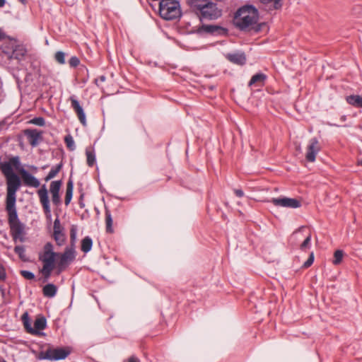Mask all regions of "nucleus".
I'll return each instance as SVG.
<instances>
[{
    "instance_id": "obj_1",
    "label": "nucleus",
    "mask_w": 362,
    "mask_h": 362,
    "mask_svg": "<svg viewBox=\"0 0 362 362\" xmlns=\"http://www.w3.org/2000/svg\"><path fill=\"white\" fill-rule=\"evenodd\" d=\"M20 158L13 156L8 161L4 162L1 166V171L6 178L7 193L6 199L16 198V192L21 187V180L19 177L14 173L13 168L20 170Z\"/></svg>"
},
{
    "instance_id": "obj_2",
    "label": "nucleus",
    "mask_w": 362,
    "mask_h": 362,
    "mask_svg": "<svg viewBox=\"0 0 362 362\" xmlns=\"http://www.w3.org/2000/svg\"><path fill=\"white\" fill-rule=\"evenodd\" d=\"M16 198L6 199V210L8 214V223L10 233L14 242L19 240L21 243L25 240V225L22 223L18 216L16 207Z\"/></svg>"
},
{
    "instance_id": "obj_3",
    "label": "nucleus",
    "mask_w": 362,
    "mask_h": 362,
    "mask_svg": "<svg viewBox=\"0 0 362 362\" xmlns=\"http://www.w3.org/2000/svg\"><path fill=\"white\" fill-rule=\"evenodd\" d=\"M259 13L257 9L252 5L240 8L234 18L235 25L241 30H250L257 23Z\"/></svg>"
},
{
    "instance_id": "obj_4",
    "label": "nucleus",
    "mask_w": 362,
    "mask_h": 362,
    "mask_svg": "<svg viewBox=\"0 0 362 362\" xmlns=\"http://www.w3.org/2000/svg\"><path fill=\"white\" fill-rule=\"evenodd\" d=\"M57 253L53 251L51 243H47L43 247V251L39 254V260L43 263L40 272L45 279H48L54 268Z\"/></svg>"
},
{
    "instance_id": "obj_5",
    "label": "nucleus",
    "mask_w": 362,
    "mask_h": 362,
    "mask_svg": "<svg viewBox=\"0 0 362 362\" xmlns=\"http://www.w3.org/2000/svg\"><path fill=\"white\" fill-rule=\"evenodd\" d=\"M159 14L167 21L178 19L182 16L179 1L176 0H160L159 3Z\"/></svg>"
},
{
    "instance_id": "obj_6",
    "label": "nucleus",
    "mask_w": 362,
    "mask_h": 362,
    "mask_svg": "<svg viewBox=\"0 0 362 362\" xmlns=\"http://www.w3.org/2000/svg\"><path fill=\"white\" fill-rule=\"evenodd\" d=\"M71 351L68 347H57L49 346L46 351H40L38 358L40 360L59 361L65 359L69 354Z\"/></svg>"
},
{
    "instance_id": "obj_7",
    "label": "nucleus",
    "mask_w": 362,
    "mask_h": 362,
    "mask_svg": "<svg viewBox=\"0 0 362 362\" xmlns=\"http://www.w3.org/2000/svg\"><path fill=\"white\" fill-rule=\"evenodd\" d=\"M270 202L276 206L285 208L297 209L301 206V202L300 200L286 197L272 198Z\"/></svg>"
},
{
    "instance_id": "obj_8",
    "label": "nucleus",
    "mask_w": 362,
    "mask_h": 362,
    "mask_svg": "<svg viewBox=\"0 0 362 362\" xmlns=\"http://www.w3.org/2000/svg\"><path fill=\"white\" fill-rule=\"evenodd\" d=\"M200 15L202 18L214 20L221 16V10L217 7L216 4L210 0L209 4L200 11Z\"/></svg>"
},
{
    "instance_id": "obj_9",
    "label": "nucleus",
    "mask_w": 362,
    "mask_h": 362,
    "mask_svg": "<svg viewBox=\"0 0 362 362\" xmlns=\"http://www.w3.org/2000/svg\"><path fill=\"white\" fill-rule=\"evenodd\" d=\"M321 147L317 138L310 139L306 147L305 159L307 161L313 163Z\"/></svg>"
},
{
    "instance_id": "obj_10",
    "label": "nucleus",
    "mask_w": 362,
    "mask_h": 362,
    "mask_svg": "<svg viewBox=\"0 0 362 362\" xmlns=\"http://www.w3.org/2000/svg\"><path fill=\"white\" fill-rule=\"evenodd\" d=\"M40 202L42 204L43 211L47 218L51 217V209L48 197V191L45 185L37 191Z\"/></svg>"
},
{
    "instance_id": "obj_11",
    "label": "nucleus",
    "mask_w": 362,
    "mask_h": 362,
    "mask_svg": "<svg viewBox=\"0 0 362 362\" xmlns=\"http://www.w3.org/2000/svg\"><path fill=\"white\" fill-rule=\"evenodd\" d=\"M75 259V250L74 248L66 247L65 251L62 254L60 259L58 262L59 270H64L66 267L73 262Z\"/></svg>"
},
{
    "instance_id": "obj_12",
    "label": "nucleus",
    "mask_w": 362,
    "mask_h": 362,
    "mask_svg": "<svg viewBox=\"0 0 362 362\" xmlns=\"http://www.w3.org/2000/svg\"><path fill=\"white\" fill-rule=\"evenodd\" d=\"M29 144L33 146H37L42 141V132L36 129H28L24 131Z\"/></svg>"
},
{
    "instance_id": "obj_13",
    "label": "nucleus",
    "mask_w": 362,
    "mask_h": 362,
    "mask_svg": "<svg viewBox=\"0 0 362 362\" xmlns=\"http://www.w3.org/2000/svg\"><path fill=\"white\" fill-rule=\"evenodd\" d=\"M62 185V180H56L52 181L49 185V192L52 195V202L57 206H59L62 202L59 196V190Z\"/></svg>"
},
{
    "instance_id": "obj_14",
    "label": "nucleus",
    "mask_w": 362,
    "mask_h": 362,
    "mask_svg": "<svg viewBox=\"0 0 362 362\" xmlns=\"http://www.w3.org/2000/svg\"><path fill=\"white\" fill-rule=\"evenodd\" d=\"M19 173L21 175L23 181L25 185L33 187H38L40 185V182L37 178L29 173L24 168L19 170Z\"/></svg>"
},
{
    "instance_id": "obj_15",
    "label": "nucleus",
    "mask_w": 362,
    "mask_h": 362,
    "mask_svg": "<svg viewBox=\"0 0 362 362\" xmlns=\"http://www.w3.org/2000/svg\"><path fill=\"white\" fill-rule=\"evenodd\" d=\"M70 100L71 103V107L76 112L79 121L83 124V126H86L87 122L86 119V115L84 113L83 107L80 105L79 102L74 96H71L70 98Z\"/></svg>"
},
{
    "instance_id": "obj_16",
    "label": "nucleus",
    "mask_w": 362,
    "mask_h": 362,
    "mask_svg": "<svg viewBox=\"0 0 362 362\" xmlns=\"http://www.w3.org/2000/svg\"><path fill=\"white\" fill-rule=\"evenodd\" d=\"M226 58L233 64L243 65L246 62V57L244 53L228 54Z\"/></svg>"
},
{
    "instance_id": "obj_17",
    "label": "nucleus",
    "mask_w": 362,
    "mask_h": 362,
    "mask_svg": "<svg viewBox=\"0 0 362 362\" xmlns=\"http://www.w3.org/2000/svg\"><path fill=\"white\" fill-rule=\"evenodd\" d=\"M47 326V321L44 317H37L34 322L33 329L36 330V332L33 333L35 335H42L44 333L40 331L45 329Z\"/></svg>"
},
{
    "instance_id": "obj_18",
    "label": "nucleus",
    "mask_w": 362,
    "mask_h": 362,
    "mask_svg": "<svg viewBox=\"0 0 362 362\" xmlns=\"http://www.w3.org/2000/svg\"><path fill=\"white\" fill-rule=\"evenodd\" d=\"M210 0H187V4L194 11H200L205 7L207 4H209Z\"/></svg>"
},
{
    "instance_id": "obj_19",
    "label": "nucleus",
    "mask_w": 362,
    "mask_h": 362,
    "mask_svg": "<svg viewBox=\"0 0 362 362\" xmlns=\"http://www.w3.org/2000/svg\"><path fill=\"white\" fill-rule=\"evenodd\" d=\"M57 287L53 284H47L42 288V293L47 298H53L56 296Z\"/></svg>"
},
{
    "instance_id": "obj_20",
    "label": "nucleus",
    "mask_w": 362,
    "mask_h": 362,
    "mask_svg": "<svg viewBox=\"0 0 362 362\" xmlns=\"http://www.w3.org/2000/svg\"><path fill=\"white\" fill-rule=\"evenodd\" d=\"M26 54V49L23 46H16L13 49L12 54L10 57L11 59H16L17 60H22Z\"/></svg>"
},
{
    "instance_id": "obj_21",
    "label": "nucleus",
    "mask_w": 362,
    "mask_h": 362,
    "mask_svg": "<svg viewBox=\"0 0 362 362\" xmlns=\"http://www.w3.org/2000/svg\"><path fill=\"white\" fill-rule=\"evenodd\" d=\"M266 78H267L266 75L264 74H262V73L255 74L251 78V79L249 82V86H252L255 84H257V86H262L264 85V82Z\"/></svg>"
},
{
    "instance_id": "obj_22",
    "label": "nucleus",
    "mask_w": 362,
    "mask_h": 362,
    "mask_svg": "<svg viewBox=\"0 0 362 362\" xmlns=\"http://www.w3.org/2000/svg\"><path fill=\"white\" fill-rule=\"evenodd\" d=\"M346 102L356 107H362V96L359 95H351L347 96Z\"/></svg>"
},
{
    "instance_id": "obj_23",
    "label": "nucleus",
    "mask_w": 362,
    "mask_h": 362,
    "mask_svg": "<svg viewBox=\"0 0 362 362\" xmlns=\"http://www.w3.org/2000/svg\"><path fill=\"white\" fill-rule=\"evenodd\" d=\"M73 189H74L73 182H72V180H69L66 185V195H65V199H64V203H65V205H66V206H68L71 201L72 196H73Z\"/></svg>"
},
{
    "instance_id": "obj_24",
    "label": "nucleus",
    "mask_w": 362,
    "mask_h": 362,
    "mask_svg": "<svg viewBox=\"0 0 362 362\" xmlns=\"http://www.w3.org/2000/svg\"><path fill=\"white\" fill-rule=\"evenodd\" d=\"M87 165L89 167H93L95 163V153L94 149L92 148H87L86 149Z\"/></svg>"
},
{
    "instance_id": "obj_25",
    "label": "nucleus",
    "mask_w": 362,
    "mask_h": 362,
    "mask_svg": "<svg viewBox=\"0 0 362 362\" xmlns=\"http://www.w3.org/2000/svg\"><path fill=\"white\" fill-rule=\"evenodd\" d=\"M92 245V239L86 236L81 241V250L85 253L88 252L91 250Z\"/></svg>"
},
{
    "instance_id": "obj_26",
    "label": "nucleus",
    "mask_w": 362,
    "mask_h": 362,
    "mask_svg": "<svg viewBox=\"0 0 362 362\" xmlns=\"http://www.w3.org/2000/svg\"><path fill=\"white\" fill-rule=\"evenodd\" d=\"M62 168V163H60L59 164L53 167L49 172L48 175L45 177V180L46 182H47V181L53 179L54 177H55L57 176V175L59 173V172L61 170Z\"/></svg>"
},
{
    "instance_id": "obj_27",
    "label": "nucleus",
    "mask_w": 362,
    "mask_h": 362,
    "mask_svg": "<svg viewBox=\"0 0 362 362\" xmlns=\"http://www.w3.org/2000/svg\"><path fill=\"white\" fill-rule=\"evenodd\" d=\"M112 218L110 214V211L108 209H105V225H106V231L107 233H112Z\"/></svg>"
},
{
    "instance_id": "obj_28",
    "label": "nucleus",
    "mask_w": 362,
    "mask_h": 362,
    "mask_svg": "<svg viewBox=\"0 0 362 362\" xmlns=\"http://www.w3.org/2000/svg\"><path fill=\"white\" fill-rule=\"evenodd\" d=\"M23 321L24 327H25V330L27 331V332L32 334H33V333L36 332V330L33 329V327L31 326V324H30V320L28 318L27 313H25L23 315Z\"/></svg>"
},
{
    "instance_id": "obj_29",
    "label": "nucleus",
    "mask_w": 362,
    "mask_h": 362,
    "mask_svg": "<svg viewBox=\"0 0 362 362\" xmlns=\"http://www.w3.org/2000/svg\"><path fill=\"white\" fill-rule=\"evenodd\" d=\"M54 238L57 244L59 246L64 245L66 238L65 235L62 232H57L56 234H53Z\"/></svg>"
},
{
    "instance_id": "obj_30",
    "label": "nucleus",
    "mask_w": 362,
    "mask_h": 362,
    "mask_svg": "<svg viewBox=\"0 0 362 362\" xmlns=\"http://www.w3.org/2000/svg\"><path fill=\"white\" fill-rule=\"evenodd\" d=\"M14 252L18 255L22 260H25V250L22 245H17L14 247Z\"/></svg>"
},
{
    "instance_id": "obj_31",
    "label": "nucleus",
    "mask_w": 362,
    "mask_h": 362,
    "mask_svg": "<svg viewBox=\"0 0 362 362\" xmlns=\"http://www.w3.org/2000/svg\"><path fill=\"white\" fill-rule=\"evenodd\" d=\"M64 142L67 146V148L71 150L74 151L76 148L74 141L73 137L71 135H67L64 138Z\"/></svg>"
},
{
    "instance_id": "obj_32",
    "label": "nucleus",
    "mask_w": 362,
    "mask_h": 362,
    "mask_svg": "<svg viewBox=\"0 0 362 362\" xmlns=\"http://www.w3.org/2000/svg\"><path fill=\"white\" fill-rule=\"evenodd\" d=\"M261 3L264 4H268L272 3V8L274 9H279L281 7V0H259Z\"/></svg>"
},
{
    "instance_id": "obj_33",
    "label": "nucleus",
    "mask_w": 362,
    "mask_h": 362,
    "mask_svg": "<svg viewBox=\"0 0 362 362\" xmlns=\"http://www.w3.org/2000/svg\"><path fill=\"white\" fill-rule=\"evenodd\" d=\"M343 256H344V252L342 250H336L334 254L333 264L337 265V264H339V263H341Z\"/></svg>"
},
{
    "instance_id": "obj_34",
    "label": "nucleus",
    "mask_w": 362,
    "mask_h": 362,
    "mask_svg": "<svg viewBox=\"0 0 362 362\" xmlns=\"http://www.w3.org/2000/svg\"><path fill=\"white\" fill-rule=\"evenodd\" d=\"M30 123L39 126V127H43L45 124V119L42 117H34L30 121Z\"/></svg>"
},
{
    "instance_id": "obj_35",
    "label": "nucleus",
    "mask_w": 362,
    "mask_h": 362,
    "mask_svg": "<svg viewBox=\"0 0 362 362\" xmlns=\"http://www.w3.org/2000/svg\"><path fill=\"white\" fill-rule=\"evenodd\" d=\"M54 58L60 64H64L65 63V54L62 51L57 52Z\"/></svg>"
},
{
    "instance_id": "obj_36",
    "label": "nucleus",
    "mask_w": 362,
    "mask_h": 362,
    "mask_svg": "<svg viewBox=\"0 0 362 362\" xmlns=\"http://www.w3.org/2000/svg\"><path fill=\"white\" fill-rule=\"evenodd\" d=\"M202 29L206 33H214L220 29V28L216 25H203Z\"/></svg>"
},
{
    "instance_id": "obj_37",
    "label": "nucleus",
    "mask_w": 362,
    "mask_h": 362,
    "mask_svg": "<svg viewBox=\"0 0 362 362\" xmlns=\"http://www.w3.org/2000/svg\"><path fill=\"white\" fill-rule=\"evenodd\" d=\"M310 241H311V235L309 234L306 238L304 240V241L302 243V244L300 245V248L302 250H304L307 248H308L310 247Z\"/></svg>"
},
{
    "instance_id": "obj_38",
    "label": "nucleus",
    "mask_w": 362,
    "mask_h": 362,
    "mask_svg": "<svg viewBox=\"0 0 362 362\" xmlns=\"http://www.w3.org/2000/svg\"><path fill=\"white\" fill-rule=\"evenodd\" d=\"M21 274L25 279H28V280H33L35 279V274L30 271L22 270V271H21Z\"/></svg>"
},
{
    "instance_id": "obj_39",
    "label": "nucleus",
    "mask_w": 362,
    "mask_h": 362,
    "mask_svg": "<svg viewBox=\"0 0 362 362\" xmlns=\"http://www.w3.org/2000/svg\"><path fill=\"white\" fill-rule=\"evenodd\" d=\"M313 261H314V254H313V252H311L308 259L304 262L303 267L308 268V267H310L313 264Z\"/></svg>"
},
{
    "instance_id": "obj_40",
    "label": "nucleus",
    "mask_w": 362,
    "mask_h": 362,
    "mask_svg": "<svg viewBox=\"0 0 362 362\" xmlns=\"http://www.w3.org/2000/svg\"><path fill=\"white\" fill-rule=\"evenodd\" d=\"M80 63V60L76 57H71L69 59V64L71 67H76Z\"/></svg>"
},
{
    "instance_id": "obj_41",
    "label": "nucleus",
    "mask_w": 362,
    "mask_h": 362,
    "mask_svg": "<svg viewBox=\"0 0 362 362\" xmlns=\"http://www.w3.org/2000/svg\"><path fill=\"white\" fill-rule=\"evenodd\" d=\"M57 232H62V227L60 225V221L59 218H56L54 222V233L53 234H56Z\"/></svg>"
},
{
    "instance_id": "obj_42",
    "label": "nucleus",
    "mask_w": 362,
    "mask_h": 362,
    "mask_svg": "<svg viewBox=\"0 0 362 362\" xmlns=\"http://www.w3.org/2000/svg\"><path fill=\"white\" fill-rule=\"evenodd\" d=\"M6 272L2 266L0 265V280L3 281L6 279Z\"/></svg>"
},
{
    "instance_id": "obj_43",
    "label": "nucleus",
    "mask_w": 362,
    "mask_h": 362,
    "mask_svg": "<svg viewBox=\"0 0 362 362\" xmlns=\"http://www.w3.org/2000/svg\"><path fill=\"white\" fill-rule=\"evenodd\" d=\"M234 192L238 197H243L244 196V192L242 189H236L234 190Z\"/></svg>"
},
{
    "instance_id": "obj_44",
    "label": "nucleus",
    "mask_w": 362,
    "mask_h": 362,
    "mask_svg": "<svg viewBox=\"0 0 362 362\" xmlns=\"http://www.w3.org/2000/svg\"><path fill=\"white\" fill-rule=\"evenodd\" d=\"M128 362H139V360L136 356H132L129 358Z\"/></svg>"
},
{
    "instance_id": "obj_45",
    "label": "nucleus",
    "mask_w": 362,
    "mask_h": 362,
    "mask_svg": "<svg viewBox=\"0 0 362 362\" xmlns=\"http://www.w3.org/2000/svg\"><path fill=\"white\" fill-rule=\"evenodd\" d=\"M6 37V35L4 32L0 28V41L4 40Z\"/></svg>"
},
{
    "instance_id": "obj_46",
    "label": "nucleus",
    "mask_w": 362,
    "mask_h": 362,
    "mask_svg": "<svg viewBox=\"0 0 362 362\" xmlns=\"http://www.w3.org/2000/svg\"><path fill=\"white\" fill-rule=\"evenodd\" d=\"M76 238V232L74 229L71 230V239L72 241H74Z\"/></svg>"
},
{
    "instance_id": "obj_47",
    "label": "nucleus",
    "mask_w": 362,
    "mask_h": 362,
    "mask_svg": "<svg viewBox=\"0 0 362 362\" xmlns=\"http://www.w3.org/2000/svg\"><path fill=\"white\" fill-rule=\"evenodd\" d=\"M5 0H0V7H3L5 5Z\"/></svg>"
},
{
    "instance_id": "obj_48",
    "label": "nucleus",
    "mask_w": 362,
    "mask_h": 362,
    "mask_svg": "<svg viewBox=\"0 0 362 362\" xmlns=\"http://www.w3.org/2000/svg\"><path fill=\"white\" fill-rule=\"evenodd\" d=\"M30 168L33 170V171H36L37 170V167L34 166V165H31L30 166Z\"/></svg>"
},
{
    "instance_id": "obj_49",
    "label": "nucleus",
    "mask_w": 362,
    "mask_h": 362,
    "mask_svg": "<svg viewBox=\"0 0 362 362\" xmlns=\"http://www.w3.org/2000/svg\"><path fill=\"white\" fill-rule=\"evenodd\" d=\"M346 119V117L345 115H343V116L341 117V121H345Z\"/></svg>"
},
{
    "instance_id": "obj_50",
    "label": "nucleus",
    "mask_w": 362,
    "mask_h": 362,
    "mask_svg": "<svg viewBox=\"0 0 362 362\" xmlns=\"http://www.w3.org/2000/svg\"><path fill=\"white\" fill-rule=\"evenodd\" d=\"M100 78L102 81H104L105 80V77L104 76H100Z\"/></svg>"
},
{
    "instance_id": "obj_51",
    "label": "nucleus",
    "mask_w": 362,
    "mask_h": 362,
    "mask_svg": "<svg viewBox=\"0 0 362 362\" xmlns=\"http://www.w3.org/2000/svg\"><path fill=\"white\" fill-rule=\"evenodd\" d=\"M358 165H360L362 166V159L358 161Z\"/></svg>"
},
{
    "instance_id": "obj_52",
    "label": "nucleus",
    "mask_w": 362,
    "mask_h": 362,
    "mask_svg": "<svg viewBox=\"0 0 362 362\" xmlns=\"http://www.w3.org/2000/svg\"><path fill=\"white\" fill-rule=\"evenodd\" d=\"M22 4H25L26 3V0H19Z\"/></svg>"
}]
</instances>
